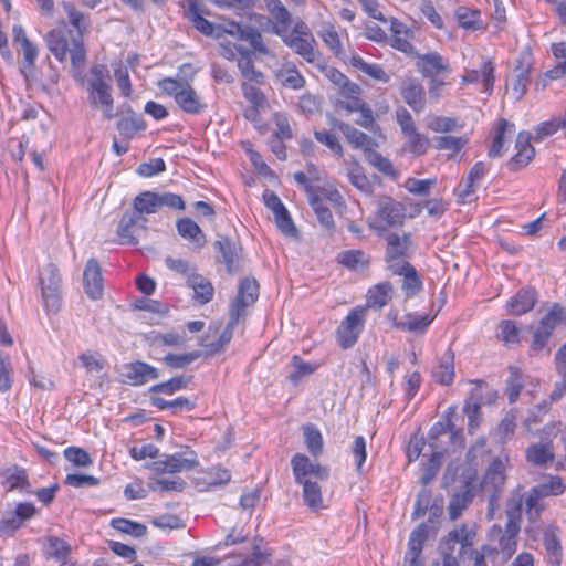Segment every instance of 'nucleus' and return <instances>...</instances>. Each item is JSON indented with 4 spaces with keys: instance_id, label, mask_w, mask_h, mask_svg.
Wrapping results in <instances>:
<instances>
[{
    "instance_id": "obj_1",
    "label": "nucleus",
    "mask_w": 566,
    "mask_h": 566,
    "mask_svg": "<svg viewBox=\"0 0 566 566\" xmlns=\"http://www.w3.org/2000/svg\"><path fill=\"white\" fill-rule=\"evenodd\" d=\"M62 7L77 33L73 35L71 31H50L46 44L57 60L65 61L70 56L73 76L77 78L82 75L86 62L83 36L88 30L87 17L70 2H62Z\"/></svg>"
},
{
    "instance_id": "obj_2",
    "label": "nucleus",
    "mask_w": 566,
    "mask_h": 566,
    "mask_svg": "<svg viewBox=\"0 0 566 566\" xmlns=\"http://www.w3.org/2000/svg\"><path fill=\"white\" fill-rule=\"evenodd\" d=\"M111 76L105 65H94L87 81L88 102L92 107L101 109L105 118L115 116L112 96Z\"/></svg>"
},
{
    "instance_id": "obj_3",
    "label": "nucleus",
    "mask_w": 566,
    "mask_h": 566,
    "mask_svg": "<svg viewBox=\"0 0 566 566\" xmlns=\"http://www.w3.org/2000/svg\"><path fill=\"white\" fill-rule=\"evenodd\" d=\"M158 85L164 93L172 96L176 104L187 114H200L206 108L205 102L188 81L166 77Z\"/></svg>"
},
{
    "instance_id": "obj_4",
    "label": "nucleus",
    "mask_w": 566,
    "mask_h": 566,
    "mask_svg": "<svg viewBox=\"0 0 566 566\" xmlns=\"http://www.w3.org/2000/svg\"><path fill=\"white\" fill-rule=\"evenodd\" d=\"M38 284L49 312H57L62 303V276L56 264L48 262L39 269Z\"/></svg>"
},
{
    "instance_id": "obj_5",
    "label": "nucleus",
    "mask_w": 566,
    "mask_h": 566,
    "mask_svg": "<svg viewBox=\"0 0 566 566\" xmlns=\"http://www.w3.org/2000/svg\"><path fill=\"white\" fill-rule=\"evenodd\" d=\"M473 536L465 525L449 532L441 546L442 562L431 566H459V558L473 545Z\"/></svg>"
},
{
    "instance_id": "obj_6",
    "label": "nucleus",
    "mask_w": 566,
    "mask_h": 566,
    "mask_svg": "<svg viewBox=\"0 0 566 566\" xmlns=\"http://www.w3.org/2000/svg\"><path fill=\"white\" fill-rule=\"evenodd\" d=\"M376 218L368 219L370 229L382 232L387 228L401 226L406 218L405 206L388 196H381L376 201Z\"/></svg>"
},
{
    "instance_id": "obj_7",
    "label": "nucleus",
    "mask_w": 566,
    "mask_h": 566,
    "mask_svg": "<svg viewBox=\"0 0 566 566\" xmlns=\"http://www.w3.org/2000/svg\"><path fill=\"white\" fill-rule=\"evenodd\" d=\"M367 315V307H355L342 322L337 329L338 342L343 349L352 347L361 333Z\"/></svg>"
},
{
    "instance_id": "obj_8",
    "label": "nucleus",
    "mask_w": 566,
    "mask_h": 566,
    "mask_svg": "<svg viewBox=\"0 0 566 566\" xmlns=\"http://www.w3.org/2000/svg\"><path fill=\"white\" fill-rule=\"evenodd\" d=\"M259 284L254 279H244L240 282L238 294L230 308V325H237L245 316V310L258 298Z\"/></svg>"
},
{
    "instance_id": "obj_9",
    "label": "nucleus",
    "mask_w": 566,
    "mask_h": 566,
    "mask_svg": "<svg viewBox=\"0 0 566 566\" xmlns=\"http://www.w3.org/2000/svg\"><path fill=\"white\" fill-rule=\"evenodd\" d=\"M505 479V465L503 461L500 459H494L488 468L482 481L483 491L490 493V515H492V512L496 506L497 499L504 485Z\"/></svg>"
},
{
    "instance_id": "obj_10",
    "label": "nucleus",
    "mask_w": 566,
    "mask_h": 566,
    "mask_svg": "<svg viewBox=\"0 0 566 566\" xmlns=\"http://www.w3.org/2000/svg\"><path fill=\"white\" fill-rule=\"evenodd\" d=\"M521 525L518 524H505L502 528L500 525H494L490 533V538L493 543L497 544L499 549L504 559H509L516 552L518 534Z\"/></svg>"
},
{
    "instance_id": "obj_11",
    "label": "nucleus",
    "mask_w": 566,
    "mask_h": 566,
    "mask_svg": "<svg viewBox=\"0 0 566 566\" xmlns=\"http://www.w3.org/2000/svg\"><path fill=\"white\" fill-rule=\"evenodd\" d=\"M291 465L296 482L311 479L325 481L328 478V470L325 467L311 462L310 459L302 453H297L292 458Z\"/></svg>"
},
{
    "instance_id": "obj_12",
    "label": "nucleus",
    "mask_w": 566,
    "mask_h": 566,
    "mask_svg": "<svg viewBox=\"0 0 566 566\" xmlns=\"http://www.w3.org/2000/svg\"><path fill=\"white\" fill-rule=\"evenodd\" d=\"M198 465L197 454L193 451L165 455L164 459L154 462V470L165 473H176L192 470Z\"/></svg>"
},
{
    "instance_id": "obj_13",
    "label": "nucleus",
    "mask_w": 566,
    "mask_h": 566,
    "mask_svg": "<svg viewBox=\"0 0 566 566\" xmlns=\"http://www.w3.org/2000/svg\"><path fill=\"white\" fill-rule=\"evenodd\" d=\"M530 72L531 63L525 59L518 60L512 77L506 84V95L512 101H520L525 95L530 83Z\"/></svg>"
},
{
    "instance_id": "obj_14",
    "label": "nucleus",
    "mask_w": 566,
    "mask_h": 566,
    "mask_svg": "<svg viewBox=\"0 0 566 566\" xmlns=\"http://www.w3.org/2000/svg\"><path fill=\"white\" fill-rule=\"evenodd\" d=\"M119 376L124 384L139 386L146 384L150 379L158 378V373L154 367L136 360L122 366L119 369Z\"/></svg>"
},
{
    "instance_id": "obj_15",
    "label": "nucleus",
    "mask_w": 566,
    "mask_h": 566,
    "mask_svg": "<svg viewBox=\"0 0 566 566\" xmlns=\"http://www.w3.org/2000/svg\"><path fill=\"white\" fill-rule=\"evenodd\" d=\"M36 513V509L32 503H19L14 511L8 512L0 521V534L12 535L19 530L23 523Z\"/></svg>"
},
{
    "instance_id": "obj_16",
    "label": "nucleus",
    "mask_w": 566,
    "mask_h": 566,
    "mask_svg": "<svg viewBox=\"0 0 566 566\" xmlns=\"http://www.w3.org/2000/svg\"><path fill=\"white\" fill-rule=\"evenodd\" d=\"M332 127L337 128L343 133L347 142L355 148H361L365 153L375 148L377 143L367 134L358 130L348 123L342 122L333 116L329 117Z\"/></svg>"
},
{
    "instance_id": "obj_17",
    "label": "nucleus",
    "mask_w": 566,
    "mask_h": 566,
    "mask_svg": "<svg viewBox=\"0 0 566 566\" xmlns=\"http://www.w3.org/2000/svg\"><path fill=\"white\" fill-rule=\"evenodd\" d=\"M282 38L283 42L306 62L314 64L321 60V53L314 48L316 42L314 38L296 36L295 34H285Z\"/></svg>"
},
{
    "instance_id": "obj_18",
    "label": "nucleus",
    "mask_w": 566,
    "mask_h": 566,
    "mask_svg": "<svg viewBox=\"0 0 566 566\" xmlns=\"http://www.w3.org/2000/svg\"><path fill=\"white\" fill-rule=\"evenodd\" d=\"M417 57V69L424 77H436L451 71L449 63L437 52L420 54Z\"/></svg>"
},
{
    "instance_id": "obj_19",
    "label": "nucleus",
    "mask_w": 566,
    "mask_h": 566,
    "mask_svg": "<svg viewBox=\"0 0 566 566\" xmlns=\"http://www.w3.org/2000/svg\"><path fill=\"white\" fill-rule=\"evenodd\" d=\"M234 326L235 325H230V321L226 327L220 323H213L209 326L207 335L202 340L203 346L216 353L223 350L224 346L230 343L232 338V331Z\"/></svg>"
},
{
    "instance_id": "obj_20",
    "label": "nucleus",
    "mask_w": 566,
    "mask_h": 566,
    "mask_svg": "<svg viewBox=\"0 0 566 566\" xmlns=\"http://www.w3.org/2000/svg\"><path fill=\"white\" fill-rule=\"evenodd\" d=\"M86 294L92 300H98L103 295V277L98 262L95 259L87 261L83 273Z\"/></svg>"
},
{
    "instance_id": "obj_21",
    "label": "nucleus",
    "mask_w": 566,
    "mask_h": 566,
    "mask_svg": "<svg viewBox=\"0 0 566 566\" xmlns=\"http://www.w3.org/2000/svg\"><path fill=\"white\" fill-rule=\"evenodd\" d=\"M187 2L188 4L186 8V17L193 24V27L205 35L220 38L221 28L217 27L214 23L208 21L201 15L198 1L187 0Z\"/></svg>"
},
{
    "instance_id": "obj_22",
    "label": "nucleus",
    "mask_w": 566,
    "mask_h": 566,
    "mask_svg": "<svg viewBox=\"0 0 566 566\" xmlns=\"http://www.w3.org/2000/svg\"><path fill=\"white\" fill-rule=\"evenodd\" d=\"M401 95L405 102L416 112L424 109L426 97L424 88L421 83L415 78H407L401 84Z\"/></svg>"
},
{
    "instance_id": "obj_23",
    "label": "nucleus",
    "mask_w": 566,
    "mask_h": 566,
    "mask_svg": "<svg viewBox=\"0 0 566 566\" xmlns=\"http://www.w3.org/2000/svg\"><path fill=\"white\" fill-rule=\"evenodd\" d=\"M482 78L483 82V92L486 94H491L493 91V85L495 81L494 76V65L491 61H485L482 64L481 70H467L462 75L461 81L463 84L475 83Z\"/></svg>"
},
{
    "instance_id": "obj_24",
    "label": "nucleus",
    "mask_w": 566,
    "mask_h": 566,
    "mask_svg": "<svg viewBox=\"0 0 566 566\" xmlns=\"http://www.w3.org/2000/svg\"><path fill=\"white\" fill-rule=\"evenodd\" d=\"M537 303V294L533 289L521 290L507 303L512 315H522L532 311Z\"/></svg>"
},
{
    "instance_id": "obj_25",
    "label": "nucleus",
    "mask_w": 566,
    "mask_h": 566,
    "mask_svg": "<svg viewBox=\"0 0 566 566\" xmlns=\"http://www.w3.org/2000/svg\"><path fill=\"white\" fill-rule=\"evenodd\" d=\"M394 289L390 282H381L369 289L364 307L380 310L392 298Z\"/></svg>"
},
{
    "instance_id": "obj_26",
    "label": "nucleus",
    "mask_w": 566,
    "mask_h": 566,
    "mask_svg": "<svg viewBox=\"0 0 566 566\" xmlns=\"http://www.w3.org/2000/svg\"><path fill=\"white\" fill-rule=\"evenodd\" d=\"M277 81L287 88L301 90L305 86V78L292 62H285L276 71Z\"/></svg>"
},
{
    "instance_id": "obj_27",
    "label": "nucleus",
    "mask_w": 566,
    "mask_h": 566,
    "mask_svg": "<svg viewBox=\"0 0 566 566\" xmlns=\"http://www.w3.org/2000/svg\"><path fill=\"white\" fill-rule=\"evenodd\" d=\"M266 6L276 22L274 32L280 36H284L292 23L291 13L281 0H266Z\"/></svg>"
},
{
    "instance_id": "obj_28",
    "label": "nucleus",
    "mask_w": 566,
    "mask_h": 566,
    "mask_svg": "<svg viewBox=\"0 0 566 566\" xmlns=\"http://www.w3.org/2000/svg\"><path fill=\"white\" fill-rule=\"evenodd\" d=\"M318 481L319 480L311 479L303 482H297L303 486V501L305 505L313 512L325 509Z\"/></svg>"
},
{
    "instance_id": "obj_29",
    "label": "nucleus",
    "mask_w": 566,
    "mask_h": 566,
    "mask_svg": "<svg viewBox=\"0 0 566 566\" xmlns=\"http://www.w3.org/2000/svg\"><path fill=\"white\" fill-rule=\"evenodd\" d=\"M388 318L394 322L396 327L410 332H421L433 321V317H430L429 315L415 314H407L403 318L398 319L397 314L392 315L389 313Z\"/></svg>"
},
{
    "instance_id": "obj_30",
    "label": "nucleus",
    "mask_w": 566,
    "mask_h": 566,
    "mask_svg": "<svg viewBox=\"0 0 566 566\" xmlns=\"http://www.w3.org/2000/svg\"><path fill=\"white\" fill-rule=\"evenodd\" d=\"M526 459L534 465H547L555 459L552 442L533 443L526 449Z\"/></svg>"
},
{
    "instance_id": "obj_31",
    "label": "nucleus",
    "mask_w": 566,
    "mask_h": 566,
    "mask_svg": "<svg viewBox=\"0 0 566 566\" xmlns=\"http://www.w3.org/2000/svg\"><path fill=\"white\" fill-rule=\"evenodd\" d=\"M390 29L392 32L391 45L401 52L411 54L413 45L409 41L411 35L410 29L397 19L391 20Z\"/></svg>"
},
{
    "instance_id": "obj_32",
    "label": "nucleus",
    "mask_w": 566,
    "mask_h": 566,
    "mask_svg": "<svg viewBox=\"0 0 566 566\" xmlns=\"http://www.w3.org/2000/svg\"><path fill=\"white\" fill-rule=\"evenodd\" d=\"M531 134L521 132L516 137L517 153L512 159L513 165L517 167L526 166L535 155V148L531 145Z\"/></svg>"
},
{
    "instance_id": "obj_33",
    "label": "nucleus",
    "mask_w": 566,
    "mask_h": 566,
    "mask_svg": "<svg viewBox=\"0 0 566 566\" xmlns=\"http://www.w3.org/2000/svg\"><path fill=\"white\" fill-rule=\"evenodd\" d=\"M140 219L142 218L135 212H126L123 214L117 228V235L122 244L136 245L138 243V239L133 234L132 228L137 226Z\"/></svg>"
},
{
    "instance_id": "obj_34",
    "label": "nucleus",
    "mask_w": 566,
    "mask_h": 566,
    "mask_svg": "<svg viewBox=\"0 0 566 566\" xmlns=\"http://www.w3.org/2000/svg\"><path fill=\"white\" fill-rule=\"evenodd\" d=\"M411 245L410 235L403 233L399 235L397 233H391L387 238V251L386 258H390L391 260H398L407 255V252Z\"/></svg>"
},
{
    "instance_id": "obj_35",
    "label": "nucleus",
    "mask_w": 566,
    "mask_h": 566,
    "mask_svg": "<svg viewBox=\"0 0 566 566\" xmlns=\"http://www.w3.org/2000/svg\"><path fill=\"white\" fill-rule=\"evenodd\" d=\"M6 483L9 485V490H22L28 493L31 492L28 475L24 469L18 465H11L7 468L2 473Z\"/></svg>"
},
{
    "instance_id": "obj_36",
    "label": "nucleus",
    "mask_w": 566,
    "mask_h": 566,
    "mask_svg": "<svg viewBox=\"0 0 566 566\" xmlns=\"http://www.w3.org/2000/svg\"><path fill=\"white\" fill-rule=\"evenodd\" d=\"M195 292V298L201 304L208 303L213 296V287L209 281L198 274H190L187 281Z\"/></svg>"
},
{
    "instance_id": "obj_37",
    "label": "nucleus",
    "mask_w": 566,
    "mask_h": 566,
    "mask_svg": "<svg viewBox=\"0 0 566 566\" xmlns=\"http://www.w3.org/2000/svg\"><path fill=\"white\" fill-rule=\"evenodd\" d=\"M291 371L289 374V380L294 385L306 376L312 375L317 368V364L305 361L301 356H293L291 361Z\"/></svg>"
},
{
    "instance_id": "obj_38",
    "label": "nucleus",
    "mask_w": 566,
    "mask_h": 566,
    "mask_svg": "<svg viewBox=\"0 0 566 566\" xmlns=\"http://www.w3.org/2000/svg\"><path fill=\"white\" fill-rule=\"evenodd\" d=\"M542 497L558 496L566 490L563 479L558 475H548L542 483L533 488Z\"/></svg>"
},
{
    "instance_id": "obj_39",
    "label": "nucleus",
    "mask_w": 566,
    "mask_h": 566,
    "mask_svg": "<svg viewBox=\"0 0 566 566\" xmlns=\"http://www.w3.org/2000/svg\"><path fill=\"white\" fill-rule=\"evenodd\" d=\"M552 52L557 63L546 73V76L551 80H558L566 76V42L553 44Z\"/></svg>"
},
{
    "instance_id": "obj_40",
    "label": "nucleus",
    "mask_w": 566,
    "mask_h": 566,
    "mask_svg": "<svg viewBox=\"0 0 566 566\" xmlns=\"http://www.w3.org/2000/svg\"><path fill=\"white\" fill-rule=\"evenodd\" d=\"M350 64L370 77L380 82L387 83L390 80L389 75L380 65L367 63L359 55H353L350 57Z\"/></svg>"
},
{
    "instance_id": "obj_41",
    "label": "nucleus",
    "mask_w": 566,
    "mask_h": 566,
    "mask_svg": "<svg viewBox=\"0 0 566 566\" xmlns=\"http://www.w3.org/2000/svg\"><path fill=\"white\" fill-rule=\"evenodd\" d=\"M135 213H155L159 209L158 193L145 191L138 195L134 200Z\"/></svg>"
},
{
    "instance_id": "obj_42",
    "label": "nucleus",
    "mask_w": 566,
    "mask_h": 566,
    "mask_svg": "<svg viewBox=\"0 0 566 566\" xmlns=\"http://www.w3.org/2000/svg\"><path fill=\"white\" fill-rule=\"evenodd\" d=\"M216 247L222 254L223 262L228 271L231 273L234 270L235 261L238 259V247L234 242L226 237H221L217 242Z\"/></svg>"
},
{
    "instance_id": "obj_43",
    "label": "nucleus",
    "mask_w": 566,
    "mask_h": 566,
    "mask_svg": "<svg viewBox=\"0 0 566 566\" xmlns=\"http://www.w3.org/2000/svg\"><path fill=\"white\" fill-rule=\"evenodd\" d=\"M348 179L350 184L356 187L363 193L369 196L373 193V184L369 181L367 176L364 174L363 168L354 163L348 169Z\"/></svg>"
},
{
    "instance_id": "obj_44",
    "label": "nucleus",
    "mask_w": 566,
    "mask_h": 566,
    "mask_svg": "<svg viewBox=\"0 0 566 566\" xmlns=\"http://www.w3.org/2000/svg\"><path fill=\"white\" fill-rule=\"evenodd\" d=\"M145 128V123L140 115L128 111L127 115L124 116L117 123V129L125 136H133L136 132Z\"/></svg>"
},
{
    "instance_id": "obj_45",
    "label": "nucleus",
    "mask_w": 566,
    "mask_h": 566,
    "mask_svg": "<svg viewBox=\"0 0 566 566\" xmlns=\"http://www.w3.org/2000/svg\"><path fill=\"white\" fill-rule=\"evenodd\" d=\"M407 139V148L416 156H421L427 153L430 147V140L427 136L420 134L418 129L409 132L403 135Z\"/></svg>"
},
{
    "instance_id": "obj_46",
    "label": "nucleus",
    "mask_w": 566,
    "mask_h": 566,
    "mask_svg": "<svg viewBox=\"0 0 566 566\" xmlns=\"http://www.w3.org/2000/svg\"><path fill=\"white\" fill-rule=\"evenodd\" d=\"M434 379L443 385L448 386L453 381L454 377V361L453 356H446L440 364L433 369Z\"/></svg>"
},
{
    "instance_id": "obj_47",
    "label": "nucleus",
    "mask_w": 566,
    "mask_h": 566,
    "mask_svg": "<svg viewBox=\"0 0 566 566\" xmlns=\"http://www.w3.org/2000/svg\"><path fill=\"white\" fill-rule=\"evenodd\" d=\"M311 207L313 208L319 223L326 229L334 227V219L331 210L324 205L322 198L318 195H312L308 199Z\"/></svg>"
},
{
    "instance_id": "obj_48",
    "label": "nucleus",
    "mask_w": 566,
    "mask_h": 566,
    "mask_svg": "<svg viewBox=\"0 0 566 566\" xmlns=\"http://www.w3.org/2000/svg\"><path fill=\"white\" fill-rule=\"evenodd\" d=\"M474 387L471 389L470 395L465 401L476 402L478 405L492 403L497 398V392L492 389H488L485 395L483 394V380H474Z\"/></svg>"
},
{
    "instance_id": "obj_49",
    "label": "nucleus",
    "mask_w": 566,
    "mask_h": 566,
    "mask_svg": "<svg viewBox=\"0 0 566 566\" xmlns=\"http://www.w3.org/2000/svg\"><path fill=\"white\" fill-rule=\"evenodd\" d=\"M544 546L547 553L548 563L559 566L562 560V546L555 533L549 532L544 536Z\"/></svg>"
},
{
    "instance_id": "obj_50",
    "label": "nucleus",
    "mask_w": 566,
    "mask_h": 566,
    "mask_svg": "<svg viewBox=\"0 0 566 566\" xmlns=\"http://www.w3.org/2000/svg\"><path fill=\"white\" fill-rule=\"evenodd\" d=\"M238 51L241 54V57L238 61V67L240 69L242 75L249 81L261 83L263 81V74L255 70L248 52L242 51L241 49H238Z\"/></svg>"
},
{
    "instance_id": "obj_51",
    "label": "nucleus",
    "mask_w": 566,
    "mask_h": 566,
    "mask_svg": "<svg viewBox=\"0 0 566 566\" xmlns=\"http://www.w3.org/2000/svg\"><path fill=\"white\" fill-rule=\"evenodd\" d=\"M112 526L125 534H129L134 537H142L147 533V527L144 524L133 522L127 518H114Z\"/></svg>"
},
{
    "instance_id": "obj_52",
    "label": "nucleus",
    "mask_w": 566,
    "mask_h": 566,
    "mask_svg": "<svg viewBox=\"0 0 566 566\" xmlns=\"http://www.w3.org/2000/svg\"><path fill=\"white\" fill-rule=\"evenodd\" d=\"M191 377L178 376L169 379L168 381L160 382L150 387L151 392H163L171 395L182 388H186L190 382Z\"/></svg>"
},
{
    "instance_id": "obj_53",
    "label": "nucleus",
    "mask_w": 566,
    "mask_h": 566,
    "mask_svg": "<svg viewBox=\"0 0 566 566\" xmlns=\"http://www.w3.org/2000/svg\"><path fill=\"white\" fill-rule=\"evenodd\" d=\"M21 50L23 53L21 71L24 77L29 78L33 73L34 63L38 57L39 51L38 48L31 41L25 42V44L21 45Z\"/></svg>"
},
{
    "instance_id": "obj_54",
    "label": "nucleus",
    "mask_w": 566,
    "mask_h": 566,
    "mask_svg": "<svg viewBox=\"0 0 566 566\" xmlns=\"http://www.w3.org/2000/svg\"><path fill=\"white\" fill-rule=\"evenodd\" d=\"M542 496L532 488L525 500V512L531 522H535L544 510Z\"/></svg>"
},
{
    "instance_id": "obj_55",
    "label": "nucleus",
    "mask_w": 566,
    "mask_h": 566,
    "mask_svg": "<svg viewBox=\"0 0 566 566\" xmlns=\"http://www.w3.org/2000/svg\"><path fill=\"white\" fill-rule=\"evenodd\" d=\"M427 127L436 133H450L458 127L455 118L444 116H428Z\"/></svg>"
},
{
    "instance_id": "obj_56",
    "label": "nucleus",
    "mask_w": 566,
    "mask_h": 566,
    "mask_svg": "<svg viewBox=\"0 0 566 566\" xmlns=\"http://www.w3.org/2000/svg\"><path fill=\"white\" fill-rule=\"evenodd\" d=\"M497 337L505 344H515L520 342V329L514 321L505 319L499 324Z\"/></svg>"
},
{
    "instance_id": "obj_57",
    "label": "nucleus",
    "mask_w": 566,
    "mask_h": 566,
    "mask_svg": "<svg viewBox=\"0 0 566 566\" xmlns=\"http://www.w3.org/2000/svg\"><path fill=\"white\" fill-rule=\"evenodd\" d=\"M471 501L469 492L453 494L448 506V513L451 521H455L467 509Z\"/></svg>"
},
{
    "instance_id": "obj_58",
    "label": "nucleus",
    "mask_w": 566,
    "mask_h": 566,
    "mask_svg": "<svg viewBox=\"0 0 566 566\" xmlns=\"http://www.w3.org/2000/svg\"><path fill=\"white\" fill-rule=\"evenodd\" d=\"M319 36L323 42L336 54L339 55L342 53V44L339 40V35L335 29V27L331 23H326L323 25L319 31Z\"/></svg>"
},
{
    "instance_id": "obj_59",
    "label": "nucleus",
    "mask_w": 566,
    "mask_h": 566,
    "mask_svg": "<svg viewBox=\"0 0 566 566\" xmlns=\"http://www.w3.org/2000/svg\"><path fill=\"white\" fill-rule=\"evenodd\" d=\"M303 433L308 451L313 455L319 454L323 450V439L321 432L313 426H306L303 428Z\"/></svg>"
},
{
    "instance_id": "obj_60",
    "label": "nucleus",
    "mask_w": 566,
    "mask_h": 566,
    "mask_svg": "<svg viewBox=\"0 0 566 566\" xmlns=\"http://www.w3.org/2000/svg\"><path fill=\"white\" fill-rule=\"evenodd\" d=\"M428 535L429 526L426 523H421L411 532L408 543V549L421 554L423 545L428 539Z\"/></svg>"
},
{
    "instance_id": "obj_61",
    "label": "nucleus",
    "mask_w": 566,
    "mask_h": 566,
    "mask_svg": "<svg viewBox=\"0 0 566 566\" xmlns=\"http://www.w3.org/2000/svg\"><path fill=\"white\" fill-rule=\"evenodd\" d=\"M516 419L517 410L512 409L505 415L503 420L500 422L497 433L503 442L513 437L516 428Z\"/></svg>"
},
{
    "instance_id": "obj_62",
    "label": "nucleus",
    "mask_w": 566,
    "mask_h": 566,
    "mask_svg": "<svg viewBox=\"0 0 566 566\" xmlns=\"http://www.w3.org/2000/svg\"><path fill=\"white\" fill-rule=\"evenodd\" d=\"M340 263L354 270L365 268L369 260L363 251H346L340 254Z\"/></svg>"
},
{
    "instance_id": "obj_63",
    "label": "nucleus",
    "mask_w": 566,
    "mask_h": 566,
    "mask_svg": "<svg viewBox=\"0 0 566 566\" xmlns=\"http://www.w3.org/2000/svg\"><path fill=\"white\" fill-rule=\"evenodd\" d=\"M314 137L318 143L325 145L335 155L339 157L344 155L343 147L335 134L327 130H315Z\"/></svg>"
},
{
    "instance_id": "obj_64",
    "label": "nucleus",
    "mask_w": 566,
    "mask_h": 566,
    "mask_svg": "<svg viewBox=\"0 0 566 566\" xmlns=\"http://www.w3.org/2000/svg\"><path fill=\"white\" fill-rule=\"evenodd\" d=\"M178 233L186 239H191L199 242L202 238L199 226L191 219L185 218L177 222Z\"/></svg>"
}]
</instances>
